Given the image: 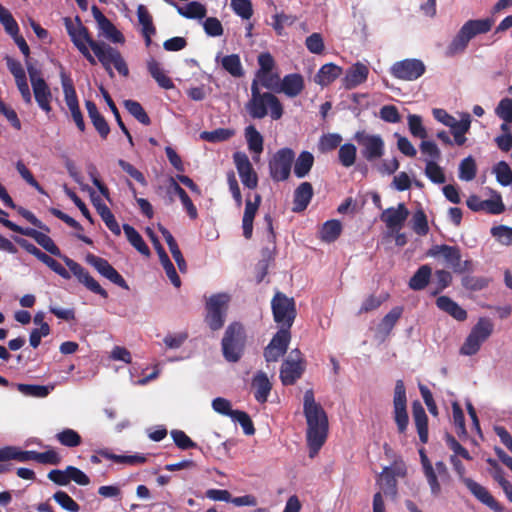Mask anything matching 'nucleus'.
I'll use <instances>...</instances> for the list:
<instances>
[{"instance_id":"obj_1","label":"nucleus","mask_w":512,"mask_h":512,"mask_svg":"<svg viewBox=\"0 0 512 512\" xmlns=\"http://www.w3.org/2000/svg\"><path fill=\"white\" fill-rule=\"evenodd\" d=\"M70 36L74 45L90 64H96L95 57H97L110 76L113 75L111 65L119 74L128 76V66L116 49L105 43L94 41L90 34H70Z\"/></svg>"},{"instance_id":"obj_2","label":"nucleus","mask_w":512,"mask_h":512,"mask_svg":"<svg viewBox=\"0 0 512 512\" xmlns=\"http://www.w3.org/2000/svg\"><path fill=\"white\" fill-rule=\"evenodd\" d=\"M303 410L307 421L309 456L314 458L327 439L328 418L321 405L315 401L312 389L304 393Z\"/></svg>"},{"instance_id":"obj_3","label":"nucleus","mask_w":512,"mask_h":512,"mask_svg":"<svg viewBox=\"0 0 512 512\" xmlns=\"http://www.w3.org/2000/svg\"><path fill=\"white\" fill-rule=\"evenodd\" d=\"M35 241L42 246L46 251L51 253L52 255L61 257L69 268V270L73 273V275L78 279V281L83 284L88 290L91 292L102 296L103 298L108 297V293L105 289L101 287V285L89 274L85 268H83L79 263L70 259L67 256H63L61 254L60 249L56 246L54 241L46 234L39 232Z\"/></svg>"},{"instance_id":"obj_4","label":"nucleus","mask_w":512,"mask_h":512,"mask_svg":"<svg viewBox=\"0 0 512 512\" xmlns=\"http://www.w3.org/2000/svg\"><path fill=\"white\" fill-rule=\"evenodd\" d=\"M246 110L254 119H262L268 114L273 120L283 115L280 100L271 92H261L256 83H251V98L246 103Z\"/></svg>"},{"instance_id":"obj_5","label":"nucleus","mask_w":512,"mask_h":512,"mask_svg":"<svg viewBox=\"0 0 512 512\" xmlns=\"http://www.w3.org/2000/svg\"><path fill=\"white\" fill-rule=\"evenodd\" d=\"M427 256L442 258L445 265L457 274L474 271L473 261L471 259L462 260L461 250L458 246L434 245L427 251Z\"/></svg>"},{"instance_id":"obj_6","label":"nucleus","mask_w":512,"mask_h":512,"mask_svg":"<svg viewBox=\"0 0 512 512\" xmlns=\"http://www.w3.org/2000/svg\"><path fill=\"white\" fill-rule=\"evenodd\" d=\"M245 344L244 328L239 323H232L226 329L222 339L223 355L229 362H237L243 352Z\"/></svg>"},{"instance_id":"obj_7","label":"nucleus","mask_w":512,"mask_h":512,"mask_svg":"<svg viewBox=\"0 0 512 512\" xmlns=\"http://www.w3.org/2000/svg\"><path fill=\"white\" fill-rule=\"evenodd\" d=\"M274 321L279 325V330L290 331L296 317V308L293 298L283 293H276L271 301Z\"/></svg>"},{"instance_id":"obj_8","label":"nucleus","mask_w":512,"mask_h":512,"mask_svg":"<svg viewBox=\"0 0 512 512\" xmlns=\"http://www.w3.org/2000/svg\"><path fill=\"white\" fill-rule=\"evenodd\" d=\"M493 331V324L488 318H480L473 326L465 342L460 348V353L466 356L476 354L481 345L489 338Z\"/></svg>"},{"instance_id":"obj_9","label":"nucleus","mask_w":512,"mask_h":512,"mask_svg":"<svg viewBox=\"0 0 512 512\" xmlns=\"http://www.w3.org/2000/svg\"><path fill=\"white\" fill-rule=\"evenodd\" d=\"M354 140L360 146L361 155L369 163L377 161L385 153V142L378 134L357 131L354 134Z\"/></svg>"},{"instance_id":"obj_10","label":"nucleus","mask_w":512,"mask_h":512,"mask_svg":"<svg viewBox=\"0 0 512 512\" xmlns=\"http://www.w3.org/2000/svg\"><path fill=\"white\" fill-rule=\"evenodd\" d=\"M295 153L290 148L279 149L269 161L270 176L274 181H285L291 173Z\"/></svg>"},{"instance_id":"obj_11","label":"nucleus","mask_w":512,"mask_h":512,"mask_svg":"<svg viewBox=\"0 0 512 512\" xmlns=\"http://www.w3.org/2000/svg\"><path fill=\"white\" fill-rule=\"evenodd\" d=\"M229 299V295L225 293L212 295L208 299L206 322L212 330H218L223 326Z\"/></svg>"},{"instance_id":"obj_12","label":"nucleus","mask_w":512,"mask_h":512,"mask_svg":"<svg viewBox=\"0 0 512 512\" xmlns=\"http://www.w3.org/2000/svg\"><path fill=\"white\" fill-rule=\"evenodd\" d=\"M425 64L419 59H404L395 62L390 72L393 77L404 81H415L425 73Z\"/></svg>"},{"instance_id":"obj_13","label":"nucleus","mask_w":512,"mask_h":512,"mask_svg":"<svg viewBox=\"0 0 512 512\" xmlns=\"http://www.w3.org/2000/svg\"><path fill=\"white\" fill-rule=\"evenodd\" d=\"M303 371L301 353L298 349H294L282 363L280 379L284 385H292L301 377Z\"/></svg>"},{"instance_id":"obj_14","label":"nucleus","mask_w":512,"mask_h":512,"mask_svg":"<svg viewBox=\"0 0 512 512\" xmlns=\"http://www.w3.org/2000/svg\"><path fill=\"white\" fill-rule=\"evenodd\" d=\"M233 160L242 184L249 189H255L258 185V176L248 156L243 152H235Z\"/></svg>"},{"instance_id":"obj_15","label":"nucleus","mask_w":512,"mask_h":512,"mask_svg":"<svg viewBox=\"0 0 512 512\" xmlns=\"http://www.w3.org/2000/svg\"><path fill=\"white\" fill-rule=\"evenodd\" d=\"M16 242L24 248L28 253L34 255L37 259H39L42 263L47 265L52 271L61 276L64 279H70L71 274L69 271L63 267L59 262L45 254L41 250H39L34 244L30 243L26 239L16 238Z\"/></svg>"},{"instance_id":"obj_16","label":"nucleus","mask_w":512,"mask_h":512,"mask_svg":"<svg viewBox=\"0 0 512 512\" xmlns=\"http://www.w3.org/2000/svg\"><path fill=\"white\" fill-rule=\"evenodd\" d=\"M290 339V331L278 330L264 350L265 360L277 362L286 353Z\"/></svg>"},{"instance_id":"obj_17","label":"nucleus","mask_w":512,"mask_h":512,"mask_svg":"<svg viewBox=\"0 0 512 512\" xmlns=\"http://www.w3.org/2000/svg\"><path fill=\"white\" fill-rule=\"evenodd\" d=\"M87 262L93 266L100 275L107 278L112 283L118 285L121 288L129 289V286L125 279L110 265V263L101 257L95 255H88Z\"/></svg>"},{"instance_id":"obj_18","label":"nucleus","mask_w":512,"mask_h":512,"mask_svg":"<svg viewBox=\"0 0 512 512\" xmlns=\"http://www.w3.org/2000/svg\"><path fill=\"white\" fill-rule=\"evenodd\" d=\"M408 216V209L403 203H399L397 207H390L384 210L380 218L389 230L399 232L404 226Z\"/></svg>"},{"instance_id":"obj_19","label":"nucleus","mask_w":512,"mask_h":512,"mask_svg":"<svg viewBox=\"0 0 512 512\" xmlns=\"http://www.w3.org/2000/svg\"><path fill=\"white\" fill-rule=\"evenodd\" d=\"M368 75V66L364 63L356 62L346 70L345 75L342 78V84L345 89H354L363 84L367 80Z\"/></svg>"},{"instance_id":"obj_20","label":"nucleus","mask_w":512,"mask_h":512,"mask_svg":"<svg viewBox=\"0 0 512 512\" xmlns=\"http://www.w3.org/2000/svg\"><path fill=\"white\" fill-rule=\"evenodd\" d=\"M304 88L303 76L298 73H291L281 79L276 93H283L289 98H295L302 93Z\"/></svg>"},{"instance_id":"obj_21","label":"nucleus","mask_w":512,"mask_h":512,"mask_svg":"<svg viewBox=\"0 0 512 512\" xmlns=\"http://www.w3.org/2000/svg\"><path fill=\"white\" fill-rule=\"evenodd\" d=\"M464 485L478 501L488 506L495 512H502V507L500 504L494 499V497L484 486L474 481L473 479H465Z\"/></svg>"},{"instance_id":"obj_22","label":"nucleus","mask_w":512,"mask_h":512,"mask_svg":"<svg viewBox=\"0 0 512 512\" xmlns=\"http://www.w3.org/2000/svg\"><path fill=\"white\" fill-rule=\"evenodd\" d=\"M261 203V196L255 194L254 201L247 199L245 204L244 215L242 219L243 235L246 239H250L253 233V221Z\"/></svg>"},{"instance_id":"obj_23","label":"nucleus","mask_w":512,"mask_h":512,"mask_svg":"<svg viewBox=\"0 0 512 512\" xmlns=\"http://www.w3.org/2000/svg\"><path fill=\"white\" fill-rule=\"evenodd\" d=\"M252 388L254 390L255 399L259 403H265L271 392L272 383L266 373L259 371L253 377Z\"/></svg>"},{"instance_id":"obj_24","label":"nucleus","mask_w":512,"mask_h":512,"mask_svg":"<svg viewBox=\"0 0 512 512\" xmlns=\"http://www.w3.org/2000/svg\"><path fill=\"white\" fill-rule=\"evenodd\" d=\"M92 202L94 207L97 210V213L100 215L101 219L104 221L107 228L115 235L121 234V228L116 221L113 213L108 208V206L102 202L99 197H92Z\"/></svg>"},{"instance_id":"obj_25","label":"nucleus","mask_w":512,"mask_h":512,"mask_svg":"<svg viewBox=\"0 0 512 512\" xmlns=\"http://www.w3.org/2000/svg\"><path fill=\"white\" fill-rule=\"evenodd\" d=\"M34 98L38 106L47 114L52 111V93L46 81H38L32 85Z\"/></svg>"},{"instance_id":"obj_26","label":"nucleus","mask_w":512,"mask_h":512,"mask_svg":"<svg viewBox=\"0 0 512 512\" xmlns=\"http://www.w3.org/2000/svg\"><path fill=\"white\" fill-rule=\"evenodd\" d=\"M436 305L440 310L446 312L457 321H464L467 318L466 310L448 296L438 297Z\"/></svg>"},{"instance_id":"obj_27","label":"nucleus","mask_w":512,"mask_h":512,"mask_svg":"<svg viewBox=\"0 0 512 512\" xmlns=\"http://www.w3.org/2000/svg\"><path fill=\"white\" fill-rule=\"evenodd\" d=\"M313 196V187L309 182H302L294 191V212L306 209Z\"/></svg>"},{"instance_id":"obj_28","label":"nucleus","mask_w":512,"mask_h":512,"mask_svg":"<svg viewBox=\"0 0 512 512\" xmlns=\"http://www.w3.org/2000/svg\"><path fill=\"white\" fill-rule=\"evenodd\" d=\"M412 410L419 438L422 443H426L428 441V418L426 412L417 401L413 403Z\"/></svg>"},{"instance_id":"obj_29","label":"nucleus","mask_w":512,"mask_h":512,"mask_svg":"<svg viewBox=\"0 0 512 512\" xmlns=\"http://www.w3.org/2000/svg\"><path fill=\"white\" fill-rule=\"evenodd\" d=\"M88 115L98 133L102 138H106L110 132V128L104 117L99 113L94 102L87 100L85 102Z\"/></svg>"},{"instance_id":"obj_30","label":"nucleus","mask_w":512,"mask_h":512,"mask_svg":"<svg viewBox=\"0 0 512 512\" xmlns=\"http://www.w3.org/2000/svg\"><path fill=\"white\" fill-rule=\"evenodd\" d=\"M342 74L341 67L328 63L323 65L314 77L315 83L320 86H327Z\"/></svg>"},{"instance_id":"obj_31","label":"nucleus","mask_w":512,"mask_h":512,"mask_svg":"<svg viewBox=\"0 0 512 512\" xmlns=\"http://www.w3.org/2000/svg\"><path fill=\"white\" fill-rule=\"evenodd\" d=\"M245 139L250 152L254 154L253 159L258 160L263 151V137L253 125L245 128Z\"/></svg>"},{"instance_id":"obj_32","label":"nucleus","mask_w":512,"mask_h":512,"mask_svg":"<svg viewBox=\"0 0 512 512\" xmlns=\"http://www.w3.org/2000/svg\"><path fill=\"white\" fill-rule=\"evenodd\" d=\"M216 61L220 62L223 69L231 76L239 78L244 75V70L238 55L231 54L223 57L217 55Z\"/></svg>"},{"instance_id":"obj_33","label":"nucleus","mask_w":512,"mask_h":512,"mask_svg":"<svg viewBox=\"0 0 512 512\" xmlns=\"http://www.w3.org/2000/svg\"><path fill=\"white\" fill-rule=\"evenodd\" d=\"M403 313L402 306L393 307L380 321L378 325V332L384 336L390 334L398 320L401 318Z\"/></svg>"},{"instance_id":"obj_34","label":"nucleus","mask_w":512,"mask_h":512,"mask_svg":"<svg viewBox=\"0 0 512 512\" xmlns=\"http://www.w3.org/2000/svg\"><path fill=\"white\" fill-rule=\"evenodd\" d=\"M432 275V268L429 265H422L409 280V287L414 291L423 290L429 283Z\"/></svg>"},{"instance_id":"obj_35","label":"nucleus","mask_w":512,"mask_h":512,"mask_svg":"<svg viewBox=\"0 0 512 512\" xmlns=\"http://www.w3.org/2000/svg\"><path fill=\"white\" fill-rule=\"evenodd\" d=\"M294 174L297 178L306 177L314 164V156L308 151H302L299 156L294 159Z\"/></svg>"},{"instance_id":"obj_36","label":"nucleus","mask_w":512,"mask_h":512,"mask_svg":"<svg viewBox=\"0 0 512 512\" xmlns=\"http://www.w3.org/2000/svg\"><path fill=\"white\" fill-rule=\"evenodd\" d=\"M60 78L67 107L69 110L78 107V98L72 79L64 71H61Z\"/></svg>"},{"instance_id":"obj_37","label":"nucleus","mask_w":512,"mask_h":512,"mask_svg":"<svg viewBox=\"0 0 512 512\" xmlns=\"http://www.w3.org/2000/svg\"><path fill=\"white\" fill-rule=\"evenodd\" d=\"M280 81L279 73L271 70L269 72L256 73L252 83H256L259 88L262 86L268 90L277 92Z\"/></svg>"},{"instance_id":"obj_38","label":"nucleus","mask_w":512,"mask_h":512,"mask_svg":"<svg viewBox=\"0 0 512 512\" xmlns=\"http://www.w3.org/2000/svg\"><path fill=\"white\" fill-rule=\"evenodd\" d=\"M147 68L151 76L161 88L172 89L174 87L172 80L165 74L156 60L150 59L147 62Z\"/></svg>"},{"instance_id":"obj_39","label":"nucleus","mask_w":512,"mask_h":512,"mask_svg":"<svg viewBox=\"0 0 512 512\" xmlns=\"http://www.w3.org/2000/svg\"><path fill=\"white\" fill-rule=\"evenodd\" d=\"M379 485L383 493L391 498L397 495V480L392 475L389 467H385L379 476Z\"/></svg>"},{"instance_id":"obj_40","label":"nucleus","mask_w":512,"mask_h":512,"mask_svg":"<svg viewBox=\"0 0 512 512\" xmlns=\"http://www.w3.org/2000/svg\"><path fill=\"white\" fill-rule=\"evenodd\" d=\"M124 233L130 242V244L141 254L145 256L150 255V250L148 246L145 244L142 236L130 225H123Z\"/></svg>"},{"instance_id":"obj_41","label":"nucleus","mask_w":512,"mask_h":512,"mask_svg":"<svg viewBox=\"0 0 512 512\" xmlns=\"http://www.w3.org/2000/svg\"><path fill=\"white\" fill-rule=\"evenodd\" d=\"M494 23L495 19L493 16L485 19L468 20L459 32H490Z\"/></svg>"},{"instance_id":"obj_42","label":"nucleus","mask_w":512,"mask_h":512,"mask_svg":"<svg viewBox=\"0 0 512 512\" xmlns=\"http://www.w3.org/2000/svg\"><path fill=\"white\" fill-rule=\"evenodd\" d=\"M342 231V225L338 220H329L325 222L320 231V237L325 242L335 241Z\"/></svg>"},{"instance_id":"obj_43","label":"nucleus","mask_w":512,"mask_h":512,"mask_svg":"<svg viewBox=\"0 0 512 512\" xmlns=\"http://www.w3.org/2000/svg\"><path fill=\"white\" fill-rule=\"evenodd\" d=\"M490 279L483 276L465 275L461 279L462 286L472 292H477L488 287Z\"/></svg>"},{"instance_id":"obj_44","label":"nucleus","mask_w":512,"mask_h":512,"mask_svg":"<svg viewBox=\"0 0 512 512\" xmlns=\"http://www.w3.org/2000/svg\"><path fill=\"white\" fill-rule=\"evenodd\" d=\"M158 256H159V260L163 266V269L165 270V273H166L167 277L169 278V280L171 281V283L177 288L180 287L181 280L176 272L174 265L170 261L167 253L165 252V250L160 251V249H158Z\"/></svg>"},{"instance_id":"obj_45","label":"nucleus","mask_w":512,"mask_h":512,"mask_svg":"<svg viewBox=\"0 0 512 512\" xmlns=\"http://www.w3.org/2000/svg\"><path fill=\"white\" fill-rule=\"evenodd\" d=\"M407 124L409 132L413 137L420 138L422 140L427 138V130L423 125L421 116L416 114H409L407 117Z\"/></svg>"},{"instance_id":"obj_46","label":"nucleus","mask_w":512,"mask_h":512,"mask_svg":"<svg viewBox=\"0 0 512 512\" xmlns=\"http://www.w3.org/2000/svg\"><path fill=\"white\" fill-rule=\"evenodd\" d=\"M357 149L354 144L345 143L340 146L338 158L342 166L348 168L355 164Z\"/></svg>"},{"instance_id":"obj_47","label":"nucleus","mask_w":512,"mask_h":512,"mask_svg":"<svg viewBox=\"0 0 512 512\" xmlns=\"http://www.w3.org/2000/svg\"><path fill=\"white\" fill-rule=\"evenodd\" d=\"M420 151L424 156L425 164L429 162H437L441 157V151L435 142L429 140H423L420 144Z\"/></svg>"},{"instance_id":"obj_48","label":"nucleus","mask_w":512,"mask_h":512,"mask_svg":"<svg viewBox=\"0 0 512 512\" xmlns=\"http://www.w3.org/2000/svg\"><path fill=\"white\" fill-rule=\"evenodd\" d=\"M179 13L187 18L202 19L206 16V8L197 1H192L178 9Z\"/></svg>"},{"instance_id":"obj_49","label":"nucleus","mask_w":512,"mask_h":512,"mask_svg":"<svg viewBox=\"0 0 512 512\" xmlns=\"http://www.w3.org/2000/svg\"><path fill=\"white\" fill-rule=\"evenodd\" d=\"M56 439L66 447H77L81 444V436L73 429L66 428L56 434Z\"/></svg>"},{"instance_id":"obj_50","label":"nucleus","mask_w":512,"mask_h":512,"mask_svg":"<svg viewBox=\"0 0 512 512\" xmlns=\"http://www.w3.org/2000/svg\"><path fill=\"white\" fill-rule=\"evenodd\" d=\"M123 104L126 110L140 123L144 125L150 124V118L139 102L134 100H125Z\"/></svg>"},{"instance_id":"obj_51","label":"nucleus","mask_w":512,"mask_h":512,"mask_svg":"<svg viewBox=\"0 0 512 512\" xmlns=\"http://www.w3.org/2000/svg\"><path fill=\"white\" fill-rule=\"evenodd\" d=\"M472 35L473 34H457L448 45L445 52L446 55L453 56L455 54L463 52L467 44L471 40Z\"/></svg>"},{"instance_id":"obj_52","label":"nucleus","mask_w":512,"mask_h":512,"mask_svg":"<svg viewBox=\"0 0 512 512\" xmlns=\"http://www.w3.org/2000/svg\"><path fill=\"white\" fill-rule=\"evenodd\" d=\"M476 176L475 160L468 156L463 159L459 165V178L464 181H471Z\"/></svg>"},{"instance_id":"obj_53","label":"nucleus","mask_w":512,"mask_h":512,"mask_svg":"<svg viewBox=\"0 0 512 512\" xmlns=\"http://www.w3.org/2000/svg\"><path fill=\"white\" fill-rule=\"evenodd\" d=\"M342 142V136L338 133H328L323 135L319 140V150L321 152H329L337 148Z\"/></svg>"},{"instance_id":"obj_54","label":"nucleus","mask_w":512,"mask_h":512,"mask_svg":"<svg viewBox=\"0 0 512 512\" xmlns=\"http://www.w3.org/2000/svg\"><path fill=\"white\" fill-rule=\"evenodd\" d=\"M412 228L414 232L420 236H424L428 233L429 227L427 217L422 209L415 211L412 217Z\"/></svg>"},{"instance_id":"obj_55","label":"nucleus","mask_w":512,"mask_h":512,"mask_svg":"<svg viewBox=\"0 0 512 512\" xmlns=\"http://www.w3.org/2000/svg\"><path fill=\"white\" fill-rule=\"evenodd\" d=\"M18 390L31 397L43 398L50 393V388L43 385H31V384H18Z\"/></svg>"},{"instance_id":"obj_56","label":"nucleus","mask_w":512,"mask_h":512,"mask_svg":"<svg viewBox=\"0 0 512 512\" xmlns=\"http://www.w3.org/2000/svg\"><path fill=\"white\" fill-rule=\"evenodd\" d=\"M231 8L244 20H249L253 15L252 2L250 0H231Z\"/></svg>"},{"instance_id":"obj_57","label":"nucleus","mask_w":512,"mask_h":512,"mask_svg":"<svg viewBox=\"0 0 512 512\" xmlns=\"http://www.w3.org/2000/svg\"><path fill=\"white\" fill-rule=\"evenodd\" d=\"M137 17H138V22L142 27L141 32H156L154 24H153L152 16L146 6H144L142 4L138 6Z\"/></svg>"},{"instance_id":"obj_58","label":"nucleus","mask_w":512,"mask_h":512,"mask_svg":"<svg viewBox=\"0 0 512 512\" xmlns=\"http://www.w3.org/2000/svg\"><path fill=\"white\" fill-rule=\"evenodd\" d=\"M234 132L229 129L219 128L214 131H204L200 134L201 139L208 142H221L232 137Z\"/></svg>"},{"instance_id":"obj_59","label":"nucleus","mask_w":512,"mask_h":512,"mask_svg":"<svg viewBox=\"0 0 512 512\" xmlns=\"http://www.w3.org/2000/svg\"><path fill=\"white\" fill-rule=\"evenodd\" d=\"M491 235L502 245H512V228L499 225L491 228Z\"/></svg>"},{"instance_id":"obj_60","label":"nucleus","mask_w":512,"mask_h":512,"mask_svg":"<svg viewBox=\"0 0 512 512\" xmlns=\"http://www.w3.org/2000/svg\"><path fill=\"white\" fill-rule=\"evenodd\" d=\"M426 177L436 184H443L446 181L443 169L437 164V162H429L425 167Z\"/></svg>"},{"instance_id":"obj_61","label":"nucleus","mask_w":512,"mask_h":512,"mask_svg":"<svg viewBox=\"0 0 512 512\" xmlns=\"http://www.w3.org/2000/svg\"><path fill=\"white\" fill-rule=\"evenodd\" d=\"M494 173L496 175L497 181L503 185L508 186L512 183V171L509 165L501 161L494 167Z\"/></svg>"},{"instance_id":"obj_62","label":"nucleus","mask_w":512,"mask_h":512,"mask_svg":"<svg viewBox=\"0 0 512 512\" xmlns=\"http://www.w3.org/2000/svg\"><path fill=\"white\" fill-rule=\"evenodd\" d=\"M91 10L100 32H119L96 5Z\"/></svg>"},{"instance_id":"obj_63","label":"nucleus","mask_w":512,"mask_h":512,"mask_svg":"<svg viewBox=\"0 0 512 512\" xmlns=\"http://www.w3.org/2000/svg\"><path fill=\"white\" fill-rule=\"evenodd\" d=\"M53 498L63 509L70 512L79 511V505L66 492L57 491Z\"/></svg>"},{"instance_id":"obj_64","label":"nucleus","mask_w":512,"mask_h":512,"mask_svg":"<svg viewBox=\"0 0 512 512\" xmlns=\"http://www.w3.org/2000/svg\"><path fill=\"white\" fill-rule=\"evenodd\" d=\"M496 115L505 122H512V99H502L495 109Z\"/></svg>"}]
</instances>
